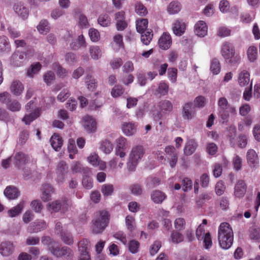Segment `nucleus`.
I'll list each match as a JSON object with an SVG mask.
<instances>
[{
  "instance_id": "nucleus-1",
  "label": "nucleus",
  "mask_w": 260,
  "mask_h": 260,
  "mask_svg": "<svg viewBox=\"0 0 260 260\" xmlns=\"http://www.w3.org/2000/svg\"><path fill=\"white\" fill-rule=\"evenodd\" d=\"M42 243L47 246L48 250L57 257L71 258L73 255L71 249L67 246L60 247L59 244L49 237L44 236L42 239Z\"/></svg>"
},
{
  "instance_id": "nucleus-2",
  "label": "nucleus",
  "mask_w": 260,
  "mask_h": 260,
  "mask_svg": "<svg viewBox=\"0 0 260 260\" xmlns=\"http://www.w3.org/2000/svg\"><path fill=\"white\" fill-rule=\"evenodd\" d=\"M218 238L220 247L228 249L233 243L234 234L232 228L227 222L221 223L218 228Z\"/></svg>"
},
{
  "instance_id": "nucleus-3",
  "label": "nucleus",
  "mask_w": 260,
  "mask_h": 260,
  "mask_svg": "<svg viewBox=\"0 0 260 260\" xmlns=\"http://www.w3.org/2000/svg\"><path fill=\"white\" fill-rule=\"evenodd\" d=\"M221 54L226 62L231 64H239L241 61V57L237 53L234 45L229 42H224L221 46Z\"/></svg>"
},
{
  "instance_id": "nucleus-4",
  "label": "nucleus",
  "mask_w": 260,
  "mask_h": 260,
  "mask_svg": "<svg viewBox=\"0 0 260 260\" xmlns=\"http://www.w3.org/2000/svg\"><path fill=\"white\" fill-rule=\"evenodd\" d=\"M109 214L106 211L96 212L95 218L92 220V231L95 234L101 233L108 225Z\"/></svg>"
},
{
  "instance_id": "nucleus-5",
  "label": "nucleus",
  "mask_w": 260,
  "mask_h": 260,
  "mask_svg": "<svg viewBox=\"0 0 260 260\" xmlns=\"http://www.w3.org/2000/svg\"><path fill=\"white\" fill-rule=\"evenodd\" d=\"M144 153V149L141 145H137L132 148L127 164L129 170L134 171L135 170L138 162L143 157Z\"/></svg>"
},
{
  "instance_id": "nucleus-6",
  "label": "nucleus",
  "mask_w": 260,
  "mask_h": 260,
  "mask_svg": "<svg viewBox=\"0 0 260 260\" xmlns=\"http://www.w3.org/2000/svg\"><path fill=\"white\" fill-rule=\"evenodd\" d=\"M218 110L219 115L224 120L228 119L230 114H235L236 110L231 106L224 97L220 98L218 101Z\"/></svg>"
},
{
  "instance_id": "nucleus-7",
  "label": "nucleus",
  "mask_w": 260,
  "mask_h": 260,
  "mask_svg": "<svg viewBox=\"0 0 260 260\" xmlns=\"http://www.w3.org/2000/svg\"><path fill=\"white\" fill-rule=\"evenodd\" d=\"M157 107L158 111L153 113V118L155 121L161 119L165 115L170 113L173 109L172 102L168 100L159 101L157 103Z\"/></svg>"
},
{
  "instance_id": "nucleus-8",
  "label": "nucleus",
  "mask_w": 260,
  "mask_h": 260,
  "mask_svg": "<svg viewBox=\"0 0 260 260\" xmlns=\"http://www.w3.org/2000/svg\"><path fill=\"white\" fill-rule=\"evenodd\" d=\"M70 206V201L64 199L61 200H56L48 204V209L55 212H57L60 210L65 211L67 210Z\"/></svg>"
},
{
  "instance_id": "nucleus-9",
  "label": "nucleus",
  "mask_w": 260,
  "mask_h": 260,
  "mask_svg": "<svg viewBox=\"0 0 260 260\" xmlns=\"http://www.w3.org/2000/svg\"><path fill=\"white\" fill-rule=\"evenodd\" d=\"M47 224L44 220L38 219L31 223L27 228V232L30 234L36 233L46 229Z\"/></svg>"
},
{
  "instance_id": "nucleus-10",
  "label": "nucleus",
  "mask_w": 260,
  "mask_h": 260,
  "mask_svg": "<svg viewBox=\"0 0 260 260\" xmlns=\"http://www.w3.org/2000/svg\"><path fill=\"white\" fill-rule=\"evenodd\" d=\"M115 19L116 20V27L118 31L124 30L128 26V23L125 20V12L121 11L115 14Z\"/></svg>"
},
{
  "instance_id": "nucleus-11",
  "label": "nucleus",
  "mask_w": 260,
  "mask_h": 260,
  "mask_svg": "<svg viewBox=\"0 0 260 260\" xmlns=\"http://www.w3.org/2000/svg\"><path fill=\"white\" fill-rule=\"evenodd\" d=\"M12 158V162L18 169L27 163L29 160L28 156L22 152H17Z\"/></svg>"
},
{
  "instance_id": "nucleus-12",
  "label": "nucleus",
  "mask_w": 260,
  "mask_h": 260,
  "mask_svg": "<svg viewBox=\"0 0 260 260\" xmlns=\"http://www.w3.org/2000/svg\"><path fill=\"white\" fill-rule=\"evenodd\" d=\"M196 114V108L192 103H187L183 107V117L184 119L190 120L195 116Z\"/></svg>"
},
{
  "instance_id": "nucleus-13",
  "label": "nucleus",
  "mask_w": 260,
  "mask_h": 260,
  "mask_svg": "<svg viewBox=\"0 0 260 260\" xmlns=\"http://www.w3.org/2000/svg\"><path fill=\"white\" fill-rule=\"evenodd\" d=\"M68 167L66 162L63 161H60L57 166L56 170L57 178L56 181L58 183H62L64 180L66 174L68 172Z\"/></svg>"
},
{
  "instance_id": "nucleus-14",
  "label": "nucleus",
  "mask_w": 260,
  "mask_h": 260,
  "mask_svg": "<svg viewBox=\"0 0 260 260\" xmlns=\"http://www.w3.org/2000/svg\"><path fill=\"white\" fill-rule=\"evenodd\" d=\"M83 125L85 130L89 133L94 132L96 128L95 120L89 115L85 116L83 119Z\"/></svg>"
},
{
  "instance_id": "nucleus-15",
  "label": "nucleus",
  "mask_w": 260,
  "mask_h": 260,
  "mask_svg": "<svg viewBox=\"0 0 260 260\" xmlns=\"http://www.w3.org/2000/svg\"><path fill=\"white\" fill-rule=\"evenodd\" d=\"M15 246L10 241H4L0 244V253L4 256H8L14 251Z\"/></svg>"
},
{
  "instance_id": "nucleus-16",
  "label": "nucleus",
  "mask_w": 260,
  "mask_h": 260,
  "mask_svg": "<svg viewBox=\"0 0 260 260\" xmlns=\"http://www.w3.org/2000/svg\"><path fill=\"white\" fill-rule=\"evenodd\" d=\"M158 45L163 50L168 49L172 44V38L168 32H164L158 40Z\"/></svg>"
},
{
  "instance_id": "nucleus-17",
  "label": "nucleus",
  "mask_w": 260,
  "mask_h": 260,
  "mask_svg": "<svg viewBox=\"0 0 260 260\" xmlns=\"http://www.w3.org/2000/svg\"><path fill=\"white\" fill-rule=\"evenodd\" d=\"M13 8L15 13L22 19H25L27 18L29 14L28 9L23 4L17 3L14 5Z\"/></svg>"
},
{
  "instance_id": "nucleus-18",
  "label": "nucleus",
  "mask_w": 260,
  "mask_h": 260,
  "mask_svg": "<svg viewBox=\"0 0 260 260\" xmlns=\"http://www.w3.org/2000/svg\"><path fill=\"white\" fill-rule=\"evenodd\" d=\"M116 142L117 148L115 154L122 158L125 155L124 150L126 148V139L124 137H120L117 140Z\"/></svg>"
},
{
  "instance_id": "nucleus-19",
  "label": "nucleus",
  "mask_w": 260,
  "mask_h": 260,
  "mask_svg": "<svg viewBox=\"0 0 260 260\" xmlns=\"http://www.w3.org/2000/svg\"><path fill=\"white\" fill-rule=\"evenodd\" d=\"M186 27V24L184 21L177 19L174 22L172 29L175 35L180 36L185 32Z\"/></svg>"
},
{
  "instance_id": "nucleus-20",
  "label": "nucleus",
  "mask_w": 260,
  "mask_h": 260,
  "mask_svg": "<svg viewBox=\"0 0 260 260\" xmlns=\"http://www.w3.org/2000/svg\"><path fill=\"white\" fill-rule=\"evenodd\" d=\"M246 189L247 186L244 181L239 180L235 186V196L238 198L243 197L246 191Z\"/></svg>"
},
{
  "instance_id": "nucleus-21",
  "label": "nucleus",
  "mask_w": 260,
  "mask_h": 260,
  "mask_svg": "<svg viewBox=\"0 0 260 260\" xmlns=\"http://www.w3.org/2000/svg\"><path fill=\"white\" fill-rule=\"evenodd\" d=\"M137 124L133 122H124L122 125L123 133L127 136L134 135L137 132Z\"/></svg>"
},
{
  "instance_id": "nucleus-22",
  "label": "nucleus",
  "mask_w": 260,
  "mask_h": 260,
  "mask_svg": "<svg viewBox=\"0 0 260 260\" xmlns=\"http://www.w3.org/2000/svg\"><path fill=\"white\" fill-rule=\"evenodd\" d=\"M208 27L203 21H199L194 25V32L199 37H203L207 34Z\"/></svg>"
},
{
  "instance_id": "nucleus-23",
  "label": "nucleus",
  "mask_w": 260,
  "mask_h": 260,
  "mask_svg": "<svg viewBox=\"0 0 260 260\" xmlns=\"http://www.w3.org/2000/svg\"><path fill=\"white\" fill-rule=\"evenodd\" d=\"M71 49L73 50H77L82 48H85L87 44L83 35L79 36L77 39L70 43V45Z\"/></svg>"
},
{
  "instance_id": "nucleus-24",
  "label": "nucleus",
  "mask_w": 260,
  "mask_h": 260,
  "mask_svg": "<svg viewBox=\"0 0 260 260\" xmlns=\"http://www.w3.org/2000/svg\"><path fill=\"white\" fill-rule=\"evenodd\" d=\"M90 247V242L87 239H83L78 244V250L80 256L89 255L88 251Z\"/></svg>"
},
{
  "instance_id": "nucleus-25",
  "label": "nucleus",
  "mask_w": 260,
  "mask_h": 260,
  "mask_svg": "<svg viewBox=\"0 0 260 260\" xmlns=\"http://www.w3.org/2000/svg\"><path fill=\"white\" fill-rule=\"evenodd\" d=\"M4 193L7 198L10 200L17 198L20 194L17 188L12 185L7 186L5 189Z\"/></svg>"
},
{
  "instance_id": "nucleus-26",
  "label": "nucleus",
  "mask_w": 260,
  "mask_h": 260,
  "mask_svg": "<svg viewBox=\"0 0 260 260\" xmlns=\"http://www.w3.org/2000/svg\"><path fill=\"white\" fill-rule=\"evenodd\" d=\"M25 55L23 52H15L11 56V63L15 67H20L22 64Z\"/></svg>"
},
{
  "instance_id": "nucleus-27",
  "label": "nucleus",
  "mask_w": 260,
  "mask_h": 260,
  "mask_svg": "<svg viewBox=\"0 0 260 260\" xmlns=\"http://www.w3.org/2000/svg\"><path fill=\"white\" fill-rule=\"evenodd\" d=\"M53 187L49 184H44L42 187L41 198L43 201L46 202L51 199V195L53 192Z\"/></svg>"
},
{
  "instance_id": "nucleus-28",
  "label": "nucleus",
  "mask_w": 260,
  "mask_h": 260,
  "mask_svg": "<svg viewBox=\"0 0 260 260\" xmlns=\"http://www.w3.org/2000/svg\"><path fill=\"white\" fill-rule=\"evenodd\" d=\"M24 89L23 84L18 80L12 82L10 87V91L15 95H19L21 94Z\"/></svg>"
},
{
  "instance_id": "nucleus-29",
  "label": "nucleus",
  "mask_w": 260,
  "mask_h": 260,
  "mask_svg": "<svg viewBox=\"0 0 260 260\" xmlns=\"http://www.w3.org/2000/svg\"><path fill=\"white\" fill-rule=\"evenodd\" d=\"M115 50L121 53H124L125 52L123 37L120 34L115 35Z\"/></svg>"
},
{
  "instance_id": "nucleus-30",
  "label": "nucleus",
  "mask_w": 260,
  "mask_h": 260,
  "mask_svg": "<svg viewBox=\"0 0 260 260\" xmlns=\"http://www.w3.org/2000/svg\"><path fill=\"white\" fill-rule=\"evenodd\" d=\"M38 31L42 35H46L50 30L48 21L46 19L41 20L37 26Z\"/></svg>"
},
{
  "instance_id": "nucleus-31",
  "label": "nucleus",
  "mask_w": 260,
  "mask_h": 260,
  "mask_svg": "<svg viewBox=\"0 0 260 260\" xmlns=\"http://www.w3.org/2000/svg\"><path fill=\"white\" fill-rule=\"evenodd\" d=\"M246 157L248 163L250 166L254 167L256 164H258V156L255 150L253 149L248 150L247 152Z\"/></svg>"
},
{
  "instance_id": "nucleus-32",
  "label": "nucleus",
  "mask_w": 260,
  "mask_h": 260,
  "mask_svg": "<svg viewBox=\"0 0 260 260\" xmlns=\"http://www.w3.org/2000/svg\"><path fill=\"white\" fill-rule=\"evenodd\" d=\"M50 143L55 151H59L62 145L61 138L57 134H54L50 139Z\"/></svg>"
},
{
  "instance_id": "nucleus-33",
  "label": "nucleus",
  "mask_w": 260,
  "mask_h": 260,
  "mask_svg": "<svg viewBox=\"0 0 260 260\" xmlns=\"http://www.w3.org/2000/svg\"><path fill=\"white\" fill-rule=\"evenodd\" d=\"M250 81V74L246 71H242L239 75L238 82L241 86H245L249 84Z\"/></svg>"
},
{
  "instance_id": "nucleus-34",
  "label": "nucleus",
  "mask_w": 260,
  "mask_h": 260,
  "mask_svg": "<svg viewBox=\"0 0 260 260\" xmlns=\"http://www.w3.org/2000/svg\"><path fill=\"white\" fill-rule=\"evenodd\" d=\"M85 82L87 88L91 91L95 90L98 86L96 80L90 75H87L86 76Z\"/></svg>"
},
{
  "instance_id": "nucleus-35",
  "label": "nucleus",
  "mask_w": 260,
  "mask_h": 260,
  "mask_svg": "<svg viewBox=\"0 0 260 260\" xmlns=\"http://www.w3.org/2000/svg\"><path fill=\"white\" fill-rule=\"evenodd\" d=\"M141 36V41L144 45H148L153 37V31L151 29H148L142 32Z\"/></svg>"
},
{
  "instance_id": "nucleus-36",
  "label": "nucleus",
  "mask_w": 260,
  "mask_h": 260,
  "mask_svg": "<svg viewBox=\"0 0 260 260\" xmlns=\"http://www.w3.org/2000/svg\"><path fill=\"white\" fill-rule=\"evenodd\" d=\"M152 200L155 203H161L166 199V196L162 191L155 190L152 192L151 195Z\"/></svg>"
},
{
  "instance_id": "nucleus-37",
  "label": "nucleus",
  "mask_w": 260,
  "mask_h": 260,
  "mask_svg": "<svg viewBox=\"0 0 260 260\" xmlns=\"http://www.w3.org/2000/svg\"><path fill=\"white\" fill-rule=\"evenodd\" d=\"M148 21L147 19L140 18L136 21V29L138 32H144L148 27Z\"/></svg>"
},
{
  "instance_id": "nucleus-38",
  "label": "nucleus",
  "mask_w": 260,
  "mask_h": 260,
  "mask_svg": "<svg viewBox=\"0 0 260 260\" xmlns=\"http://www.w3.org/2000/svg\"><path fill=\"white\" fill-rule=\"evenodd\" d=\"M89 52L91 57L94 60L100 59L102 55V52L98 46H91L89 47Z\"/></svg>"
},
{
  "instance_id": "nucleus-39",
  "label": "nucleus",
  "mask_w": 260,
  "mask_h": 260,
  "mask_svg": "<svg viewBox=\"0 0 260 260\" xmlns=\"http://www.w3.org/2000/svg\"><path fill=\"white\" fill-rule=\"evenodd\" d=\"M257 49L254 46H250L247 50V55L250 62H254L257 58Z\"/></svg>"
},
{
  "instance_id": "nucleus-40",
  "label": "nucleus",
  "mask_w": 260,
  "mask_h": 260,
  "mask_svg": "<svg viewBox=\"0 0 260 260\" xmlns=\"http://www.w3.org/2000/svg\"><path fill=\"white\" fill-rule=\"evenodd\" d=\"M197 146V145L194 142L192 141H188L184 148V154L187 156L191 155L195 151Z\"/></svg>"
},
{
  "instance_id": "nucleus-41",
  "label": "nucleus",
  "mask_w": 260,
  "mask_h": 260,
  "mask_svg": "<svg viewBox=\"0 0 260 260\" xmlns=\"http://www.w3.org/2000/svg\"><path fill=\"white\" fill-rule=\"evenodd\" d=\"M181 9L180 4L177 1L171 2L168 7L167 10L170 14L178 13Z\"/></svg>"
},
{
  "instance_id": "nucleus-42",
  "label": "nucleus",
  "mask_w": 260,
  "mask_h": 260,
  "mask_svg": "<svg viewBox=\"0 0 260 260\" xmlns=\"http://www.w3.org/2000/svg\"><path fill=\"white\" fill-rule=\"evenodd\" d=\"M171 242L175 244H179L184 240L183 235L177 231H173L170 236Z\"/></svg>"
},
{
  "instance_id": "nucleus-43",
  "label": "nucleus",
  "mask_w": 260,
  "mask_h": 260,
  "mask_svg": "<svg viewBox=\"0 0 260 260\" xmlns=\"http://www.w3.org/2000/svg\"><path fill=\"white\" fill-rule=\"evenodd\" d=\"M39 115L40 110L38 109L34 112L30 113L29 114H26L22 119V121L26 124H29L31 122L36 119Z\"/></svg>"
},
{
  "instance_id": "nucleus-44",
  "label": "nucleus",
  "mask_w": 260,
  "mask_h": 260,
  "mask_svg": "<svg viewBox=\"0 0 260 260\" xmlns=\"http://www.w3.org/2000/svg\"><path fill=\"white\" fill-rule=\"evenodd\" d=\"M61 240L66 244L71 245L74 243V239L72 234L68 231H63L59 235Z\"/></svg>"
},
{
  "instance_id": "nucleus-45",
  "label": "nucleus",
  "mask_w": 260,
  "mask_h": 260,
  "mask_svg": "<svg viewBox=\"0 0 260 260\" xmlns=\"http://www.w3.org/2000/svg\"><path fill=\"white\" fill-rule=\"evenodd\" d=\"M210 69L211 72L214 75H217L220 72L221 66L218 59L213 58L211 60Z\"/></svg>"
},
{
  "instance_id": "nucleus-46",
  "label": "nucleus",
  "mask_w": 260,
  "mask_h": 260,
  "mask_svg": "<svg viewBox=\"0 0 260 260\" xmlns=\"http://www.w3.org/2000/svg\"><path fill=\"white\" fill-rule=\"evenodd\" d=\"M24 207V202H21L16 206L11 208L8 211V215L11 217H13L18 215Z\"/></svg>"
},
{
  "instance_id": "nucleus-47",
  "label": "nucleus",
  "mask_w": 260,
  "mask_h": 260,
  "mask_svg": "<svg viewBox=\"0 0 260 260\" xmlns=\"http://www.w3.org/2000/svg\"><path fill=\"white\" fill-rule=\"evenodd\" d=\"M135 12L141 16H144L147 13V8L140 2L135 4Z\"/></svg>"
},
{
  "instance_id": "nucleus-48",
  "label": "nucleus",
  "mask_w": 260,
  "mask_h": 260,
  "mask_svg": "<svg viewBox=\"0 0 260 260\" xmlns=\"http://www.w3.org/2000/svg\"><path fill=\"white\" fill-rule=\"evenodd\" d=\"M140 246V244L138 241L131 240L128 244V249L132 253L135 254L139 251Z\"/></svg>"
},
{
  "instance_id": "nucleus-49",
  "label": "nucleus",
  "mask_w": 260,
  "mask_h": 260,
  "mask_svg": "<svg viewBox=\"0 0 260 260\" xmlns=\"http://www.w3.org/2000/svg\"><path fill=\"white\" fill-rule=\"evenodd\" d=\"M41 64L39 62L31 64L30 68L28 69L27 75L29 77H32L34 75L36 74L41 70Z\"/></svg>"
},
{
  "instance_id": "nucleus-50",
  "label": "nucleus",
  "mask_w": 260,
  "mask_h": 260,
  "mask_svg": "<svg viewBox=\"0 0 260 260\" xmlns=\"http://www.w3.org/2000/svg\"><path fill=\"white\" fill-rule=\"evenodd\" d=\"M169 84L164 81H161L159 84L157 91L161 95H166L168 93Z\"/></svg>"
},
{
  "instance_id": "nucleus-51",
  "label": "nucleus",
  "mask_w": 260,
  "mask_h": 260,
  "mask_svg": "<svg viewBox=\"0 0 260 260\" xmlns=\"http://www.w3.org/2000/svg\"><path fill=\"white\" fill-rule=\"evenodd\" d=\"M9 48V43L8 38L4 36H0V52L8 51Z\"/></svg>"
},
{
  "instance_id": "nucleus-52",
  "label": "nucleus",
  "mask_w": 260,
  "mask_h": 260,
  "mask_svg": "<svg viewBox=\"0 0 260 260\" xmlns=\"http://www.w3.org/2000/svg\"><path fill=\"white\" fill-rule=\"evenodd\" d=\"M249 237L251 239L258 240L260 239V228L252 226L249 230Z\"/></svg>"
},
{
  "instance_id": "nucleus-53",
  "label": "nucleus",
  "mask_w": 260,
  "mask_h": 260,
  "mask_svg": "<svg viewBox=\"0 0 260 260\" xmlns=\"http://www.w3.org/2000/svg\"><path fill=\"white\" fill-rule=\"evenodd\" d=\"M88 35L91 41L93 42H96L100 39L99 31L94 28H90L89 29Z\"/></svg>"
},
{
  "instance_id": "nucleus-54",
  "label": "nucleus",
  "mask_w": 260,
  "mask_h": 260,
  "mask_svg": "<svg viewBox=\"0 0 260 260\" xmlns=\"http://www.w3.org/2000/svg\"><path fill=\"white\" fill-rule=\"evenodd\" d=\"M161 247V242L158 240L155 241L150 247L149 252L150 255L153 256L156 254Z\"/></svg>"
},
{
  "instance_id": "nucleus-55",
  "label": "nucleus",
  "mask_w": 260,
  "mask_h": 260,
  "mask_svg": "<svg viewBox=\"0 0 260 260\" xmlns=\"http://www.w3.org/2000/svg\"><path fill=\"white\" fill-rule=\"evenodd\" d=\"M82 185L87 189H91L93 186V181L91 178L88 175L84 174L82 179Z\"/></svg>"
},
{
  "instance_id": "nucleus-56",
  "label": "nucleus",
  "mask_w": 260,
  "mask_h": 260,
  "mask_svg": "<svg viewBox=\"0 0 260 260\" xmlns=\"http://www.w3.org/2000/svg\"><path fill=\"white\" fill-rule=\"evenodd\" d=\"M8 108L13 111H18L21 109V104L16 100L10 101L7 105Z\"/></svg>"
},
{
  "instance_id": "nucleus-57",
  "label": "nucleus",
  "mask_w": 260,
  "mask_h": 260,
  "mask_svg": "<svg viewBox=\"0 0 260 260\" xmlns=\"http://www.w3.org/2000/svg\"><path fill=\"white\" fill-rule=\"evenodd\" d=\"M168 78L172 83H175L177 80V69L175 68H171L168 69Z\"/></svg>"
},
{
  "instance_id": "nucleus-58",
  "label": "nucleus",
  "mask_w": 260,
  "mask_h": 260,
  "mask_svg": "<svg viewBox=\"0 0 260 260\" xmlns=\"http://www.w3.org/2000/svg\"><path fill=\"white\" fill-rule=\"evenodd\" d=\"M101 149L105 153L109 154L113 149L112 144L109 141L105 140L102 143Z\"/></svg>"
},
{
  "instance_id": "nucleus-59",
  "label": "nucleus",
  "mask_w": 260,
  "mask_h": 260,
  "mask_svg": "<svg viewBox=\"0 0 260 260\" xmlns=\"http://www.w3.org/2000/svg\"><path fill=\"white\" fill-rule=\"evenodd\" d=\"M203 242L204 243V247L206 249H209L212 245V241L210 233L209 232L206 233L203 236Z\"/></svg>"
},
{
  "instance_id": "nucleus-60",
  "label": "nucleus",
  "mask_w": 260,
  "mask_h": 260,
  "mask_svg": "<svg viewBox=\"0 0 260 260\" xmlns=\"http://www.w3.org/2000/svg\"><path fill=\"white\" fill-rule=\"evenodd\" d=\"M30 206L36 213H40L43 207L41 202L38 200L32 201L31 202Z\"/></svg>"
},
{
  "instance_id": "nucleus-61",
  "label": "nucleus",
  "mask_w": 260,
  "mask_h": 260,
  "mask_svg": "<svg viewBox=\"0 0 260 260\" xmlns=\"http://www.w3.org/2000/svg\"><path fill=\"white\" fill-rule=\"evenodd\" d=\"M174 226L177 231H181L185 229V221L183 218H178L174 222Z\"/></svg>"
},
{
  "instance_id": "nucleus-62",
  "label": "nucleus",
  "mask_w": 260,
  "mask_h": 260,
  "mask_svg": "<svg viewBox=\"0 0 260 260\" xmlns=\"http://www.w3.org/2000/svg\"><path fill=\"white\" fill-rule=\"evenodd\" d=\"M225 189V186L222 181H219L217 182L215 187V190L217 195L221 196L222 195Z\"/></svg>"
},
{
  "instance_id": "nucleus-63",
  "label": "nucleus",
  "mask_w": 260,
  "mask_h": 260,
  "mask_svg": "<svg viewBox=\"0 0 260 260\" xmlns=\"http://www.w3.org/2000/svg\"><path fill=\"white\" fill-rule=\"evenodd\" d=\"M43 79L44 82L49 85L52 83V82L55 79V75L52 71H48L43 76Z\"/></svg>"
},
{
  "instance_id": "nucleus-64",
  "label": "nucleus",
  "mask_w": 260,
  "mask_h": 260,
  "mask_svg": "<svg viewBox=\"0 0 260 260\" xmlns=\"http://www.w3.org/2000/svg\"><path fill=\"white\" fill-rule=\"evenodd\" d=\"M65 60L66 62L70 64H74L77 61L76 54L73 52H68L65 55Z\"/></svg>"
}]
</instances>
